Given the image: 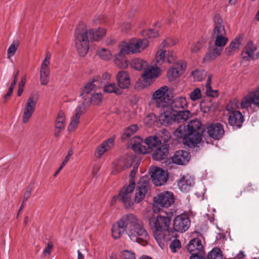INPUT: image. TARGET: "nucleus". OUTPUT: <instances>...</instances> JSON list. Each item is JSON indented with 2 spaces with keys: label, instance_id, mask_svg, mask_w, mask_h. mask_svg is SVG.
<instances>
[{
  "label": "nucleus",
  "instance_id": "28",
  "mask_svg": "<svg viewBox=\"0 0 259 259\" xmlns=\"http://www.w3.org/2000/svg\"><path fill=\"white\" fill-rule=\"evenodd\" d=\"M190 158L189 153L184 150H179L176 152L172 157L173 163L183 165L186 164Z\"/></svg>",
  "mask_w": 259,
  "mask_h": 259
},
{
  "label": "nucleus",
  "instance_id": "1",
  "mask_svg": "<svg viewBox=\"0 0 259 259\" xmlns=\"http://www.w3.org/2000/svg\"><path fill=\"white\" fill-rule=\"evenodd\" d=\"M106 33L104 28L90 29L88 30L84 24H79L75 32V42L77 52L80 56L84 57L89 49L90 39L93 41H98L102 38Z\"/></svg>",
  "mask_w": 259,
  "mask_h": 259
},
{
  "label": "nucleus",
  "instance_id": "10",
  "mask_svg": "<svg viewBox=\"0 0 259 259\" xmlns=\"http://www.w3.org/2000/svg\"><path fill=\"white\" fill-rule=\"evenodd\" d=\"M135 188V183L131 182V184L121 189L117 195L118 200L121 202L126 208H131L134 205L132 195Z\"/></svg>",
  "mask_w": 259,
  "mask_h": 259
},
{
  "label": "nucleus",
  "instance_id": "15",
  "mask_svg": "<svg viewBox=\"0 0 259 259\" xmlns=\"http://www.w3.org/2000/svg\"><path fill=\"white\" fill-rule=\"evenodd\" d=\"M150 173L152 182L157 186L164 185L167 180V172L159 167H155L151 168Z\"/></svg>",
  "mask_w": 259,
  "mask_h": 259
},
{
  "label": "nucleus",
  "instance_id": "39",
  "mask_svg": "<svg viewBox=\"0 0 259 259\" xmlns=\"http://www.w3.org/2000/svg\"><path fill=\"white\" fill-rule=\"evenodd\" d=\"M223 254L220 248H213L208 252L206 259H223Z\"/></svg>",
  "mask_w": 259,
  "mask_h": 259
},
{
  "label": "nucleus",
  "instance_id": "53",
  "mask_svg": "<svg viewBox=\"0 0 259 259\" xmlns=\"http://www.w3.org/2000/svg\"><path fill=\"white\" fill-rule=\"evenodd\" d=\"M139 164H140L139 162L138 161H137L134 165L133 168L132 170L131 171L130 175V180H129L130 184H131V182L135 183L134 179V178L136 176V174L138 171V168L139 166Z\"/></svg>",
  "mask_w": 259,
  "mask_h": 259
},
{
  "label": "nucleus",
  "instance_id": "45",
  "mask_svg": "<svg viewBox=\"0 0 259 259\" xmlns=\"http://www.w3.org/2000/svg\"><path fill=\"white\" fill-rule=\"evenodd\" d=\"M191 75L195 81H201L206 77V73L204 71L195 70L192 72Z\"/></svg>",
  "mask_w": 259,
  "mask_h": 259
},
{
  "label": "nucleus",
  "instance_id": "48",
  "mask_svg": "<svg viewBox=\"0 0 259 259\" xmlns=\"http://www.w3.org/2000/svg\"><path fill=\"white\" fill-rule=\"evenodd\" d=\"M205 42L204 38H201L195 43L193 44L191 48V51L192 53L198 52L203 47Z\"/></svg>",
  "mask_w": 259,
  "mask_h": 259
},
{
  "label": "nucleus",
  "instance_id": "16",
  "mask_svg": "<svg viewBox=\"0 0 259 259\" xmlns=\"http://www.w3.org/2000/svg\"><path fill=\"white\" fill-rule=\"evenodd\" d=\"M100 77L98 76H94L89 81L86 82L81 89L80 96L84 100V104L89 100V98L93 95L92 92L95 91L97 88L95 82L98 81Z\"/></svg>",
  "mask_w": 259,
  "mask_h": 259
},
{
  "label": "nucleus",
  "instance_id": "31",
  "mask_svg": "<svg viewBox=\"0 0 259 259\" xmlns=\"http://www.w3.org/2000/svg\"><path fill=\"white\" fill-rule=\"evenodd\" d=\"M122 46H121L119 52L114 55V63L120 68H125L128 66L126 55L129 54V53L122 52Z\"/></svg>",
  "mask_w": 259,
  "mask_h": 259
},
{
  "label": "nucleus",
  "instance_id": "57",
  "mask_svg": "<svg viewBox=\"0 0 259 259\" xmlns=\"http://www.w3.org/2000/svg\"><path fill=\"white\" fill-rule=\"evenodd\" d=\"M145 35L149 38H155L158 35V33L157 30L150 29L147 31H144Z\"/></svg>",
  "mask_w": 259,
  "mask_h": 259
},
{
  "label": "nucleus",
  "instance_id": "35",
  "mask_svg": "<svg viewBox=\"0 0 259 259\" xmlns=\"http://www.w3.org/2000/svg\"><path fill=\"white\" fill-rule=\"evenodd\" d=\"M168 153V148L166 145L162 146L153 152L152 158L154 160L160 161L165 159Z\"/></svg>",
  "mask_w": 259,
  "mask_h": 259
},
{
  "label": "nucleus",
  "instance_id": "6",
  "mask_svg": "<svg viewBox=\"0 0 259 259\" xmlns=\"http://www.w3.org/2000/svg\"><path fill=\"white\" fill-rule=\"evenodd\" d=\"M149 223L153 231V236L156 241L159 242L161 240L163 231L167 230L169 227L170 219L168 216L159 214L156 219H150Z\"/></svg>",
  "mask_w": 259,
  "mask_h": 259
},
{
  "label": "nucleus",
  "instance_id": "46",
  "mask_svg": "<svg viewBox=\"0 0 259 259\" xmlns=\"http://www.w3.org/2000/svg\"><path fill=\"white\" fill-rule=\"evenodd\" d=\"M138 128V127L136 124H133L127 127L124 131L122 138L125 139L130 137L137 131Z\"/></svg>",
  "mask_w": 259,
  "mask_h": 259
},
{
  "label": "nucleus",
  "instance_id": "24",
  "mask_svg": "<svg viewBox=\"0 0 259 259\" xmlns=\"http://www.w3.org/2000/svg\"><path fill=\"white\" fill-rule=\"evenodd\" d=\"M116 80L118 87L120 90L127 89L130 86V77L125 71L121 70L117 74Z\"/></svg>",
  "mask_w": 259,
  "mask_h": 259
},
{
  "label": "nucleus",
  "instance_id": "62",
  "mask_svg": "<svg viewBox=\"0 0 259 259\" xmlns=\"http://www.w3.org/2000/svg\"><path fill=\"white\" fill-rule=\"evenodd\" d=\"M73 151L71 149H70L68 152H67V155L65 156V158L63 160V161H64L65 162H68L69 160H70V157L73 154Z\"/></svg>",
  "mask_w": 259,
  "mask_h": 259
},
{
  "label": "nucleus",
  "instance_id": "55",
  "mask_svg": "<svg viewBox=\"0 0 259 259\" xmlns=\"http://www.w3.org/2000/svg\"><path fill=\"white\" fill-rule=\"evenodd\" d=\"M40 73L50 75L51 69L50 64L41 63L40 68Z\"/></svg>",
  "mask_w": 259,
  "mask_h": 259
},
{
  "label": "nucleus",
  "instance_id": "56",
  "mask_svg": "<svg viewBox=\"0 0 259 259\" xmlns=\"http://www.w3.org/2000/svg\"><path fill=\"white\" fill-rule=\"evenodd\" d=\"M50 75L40 73V84L43 85H47L49 82V77Z\"/></svg>",
  "mask_w": 259,
  "mask_h": 259
},
{
  "label": "nucleus",
  "instance_id": "19",
  "mask_svg": "<svg viewBox=\"0 0 259 259\" xmlns=\"http://www.w3.org/2000/svg\"><path fill=\"white\" fill-rule=\"evenodd\" d=\"M206 130L208 135L215 140L221 139L224 135L223 125L220 123H212L208 124Z\"/></svg>",
  "mask_w": 259,
  "mask_h": 259
},
{
  "label": "nucleus",
  "instance_id": "3",
  "mask_svg": "<svg viewBox=\"0 0 259 259\" xmlns=\"http://www.w3.org/2000/svg\"><path fill=\"white\" fill-rule=\"evenodd\" d=\"M126 234L132 241L142 245L146 244L149 239L143 222L132 213L128 214Z\"/></svg>",
  "mask_w": 259,
  "mask_h": 259
},
{
  "label": "nucleus",
  "instance_id": "34",
  "mask_svg": "<svg viewBox=\"0 0 259 259\" xmlns=\"http://www.w3.org/2000/svg\"><path fill=\"white\" fill-rule=\"evenodd\" d=\"M114 140L109 139L107 141H104L96 149V154L97 156L100 158L107 151H108L113 145Z\"/></svg>",
  "mask_w": 259,
  "mask_h": 259
},
{
  "label": "nucleus",
  "instance_id": "11",
  "mask_svg": "<svg viewBox=\"0 0 259 259\" xmlns=\"http://www.w3.org/2000/svg\"><path fill=\"white\" fill-rule=\"evenodd\" d=\"M37 102V98H35L33 94L30 95L28 98L24 108L22 122L26 123L32 117L36 106Z\"/></svg>",
  "mask_w": 259,
  "mask_h": 259
},
{
  "label": "nucleus",
  "instance_id": "12",
  "mask_svg": "<svg viewBox=\"0 0 259 259\" xmlns=\"http://www.w3.org/2000/svg\"><path fill=\"white\" fill-rule=\"evenodd\" d=\"M137 161V158L134 155L126 156L113 163L114 166L111 173L113 175H116L124 169L131 167L133 162Z\"/></svg>",
  "mask_w": 259,
  "mask_h": 259
},
{
  "label": "nucleus",
  "instance_id": "41",
  "mask_svg": "<svg viewBox=\"0 0 259 259\" xmlns=\"http://www.w3.org/2000/svg\"><path fill=\"white\" fill-rule=\"evenodd\" d=\"M102 100L103 97L102 94L96 93L93 94V95L89 98V100L87 101L85 104H90L92 103L94 105H98L102 102Z\"/></svg>",
  "mask_w": 259,
  "mask_h": 259
},
{
  "label": "nucleus",
  "instance_id": "42",
  "mask_svg": "<svg viewBox=\"0 0 259 259\" xmlns=\"http://www.w3.org/2000/svg\"><path fill=\"white\" fill-rule=\"evenodd\" d=\"M239 108L238 101L234 99L229 102L226 106V109L228 112V115L231 114V113L238 112L237 109Z\"/></svg>",
  "mask_w": 259,
  "mask_h": 259
},
{
  "label": "nucleus",
  "instance_id": "63",
  "mask_svg": "<svg viewBox=\"0 0 259 259\" xmlns=\"http://www.w3.org/2000/svg\"><path fill=\"white\" fill-rule=\"evenodd\" d=\"M203 255V254H191L190 259H206Z\"/></svg>",
  "mask_w": 259,
  "mask_h": 259
},
{
  "label": "nucleus",
  "instance_id": "38",
  "mask_svg": "<svg viewBox=\"0 0 259 259\" xmlns=\"http://www.w3.org/2000/svg\"><path fill=\"white\" fill-rule=\"evenodd\" d=\"M66 124V119L64 113L60 111L56 119L55 127L58 128H64Z\"/></svg>",
  "mask_w": 259,
  "mask_h": 259
},
{
  "label": "nucleus",
  "instance_id": "49",
  "mask_svg": "<svg viewBox=\"0 0 259 259\" xmlns=\"http://www.w3.org/2000/svg\"><path fill=\"white\" fill-rule=\"evenodd\" d=\"M190 99L192 101H197L202 97L201 92L199 88H195L189 95Z\"/></svg>",
  "mask_w": 259,
  "mask_h": 259
},
{
  "label": "nucleus",
  "instance_id": "25",
  "mask_svg": "<svg viewBox=\"0 0 259 259\" xmlns=\"http://www.w3.org/2000/svg\"><path fill=\"white\" fill-rule=\"evenodd\" d=\"M187 250L191 254H204V248L201 241L198 238H194L189 242Z\"/></svg>",
  "mask_w": 259,
  "mask_h": 259
},
{
  "label": "nucleus",
  "instance_id": "9",
  "mask_svg": "<svg viewBox=\"0 0 259 259\" xmlns=\"http://www.w3.org/2000/svg\"><path fill=\"white\" fill-rule=\"evenodd\" d=\"M148 44L149 41L146 38H134L131 39L128 43L122 46V51L129 54L140 53L144 50L148 46Z\"/></svg>",
  "mask_w": 259,
  "mask_h": 259
},
{
  "label": "nucleus",
  "instance_id": "43",
  "mask_svg": "<svg viewBox=\"0 0 259 259\" xmlns=\"http://www.w3.org/2000/svg\"><path fill=\"white\" fill-rule=\"evenodd\" d=\"M97 54L99 56L101 59L104 60H109L111 59L112 57V54L110 50L105 48L98 49Z\"/></svg>",
  "mask_w": 259,
  "mask_h": 259
},
{
  "label": "nucleus",
  "instance_id": "36",
  "mask_svg": "<svg viewBox=\"0 0 259 259\" xmlns=\"http://www.w3.org/2000/svg\"><path fill=\"white\" fill-rule=\"evenodd\" d=\"M240 48L239 37H236L231 41L229 45L225 49V52L227 55L231 56L238 51Z\"/></svg>",
  "mask_w": 259,
  "mask_h": 259
},
{
  "label": "nucleus",
  "instance_id": "8",
  "mask_svg": "<svg viewBox=\"0 0 259 259\" xmlns=\"http://www.w3.org/2000/svg\"><path fill=\"white\" fill-rule=\"evenodd\" d=\"M168 88L164 85L155 91L152 95V99L159 108H165L167 106L171 97L168 94Z\"/></svg>",
  "mask_w": 259,
  "mask_h": 259
},
{
  "label": "nucleus",
  "instance_id": "21",
  "mask_svg": "<svg viewBox=\"0 0 259 259\" xmlns=\"http://www.w3.org/2000/svg\"><path fill=\"white\" fill-rule=\"evenodd\" d=\"M149 189V182L144 178L140 180L136 190L135 202L139 203L142 200Z\"/></svg>",
  "mask_w": 259,
  "mask_h": 259
},
{
  "label": "nucleus",
  "instance_id": "7",
  "mask_svg": "<svg viewBox=\"0 0 259 259\" xmlns=\"http://www.w3.org/2000/svg\"><path fill=\"white\" fill-rule=\"evenodd\" d=\"M214 39L215 47L210 49L207 54L204 58V61H207L213 60L220 56L224 47L228 41V38L226 35L213 36Z\"/></svg>",
  "mask_w": 259,
  "mask_h": 259
},
{
  "label": "nucleus",
  "instance_id": "37",
  "mask_svg": "<svg viewBox=\"0 0 259 259\" xmlns=\"http://www.w3.org/2000/svg\"><path fill=\"white\" fill-rule=\"evenodd\" d=\"M130 65L131 67L139 71L145 70L148 66L147 61L139 58L133 59L131 61Z\"/></svg>",
  "mask_w": 259,
  "mask_h": 259
},
{
  "label": "nucleus",
  "instance_id": "47",
  "mask_svg": "<svg viewBox=\"0 0 259 259\" xmlns=\"http://www.w3.org/2000/svg\"><path fill=\"white\" fill-rule=\"evenodd\" d=\"M180 75L181 74L178 70V68H176L174 66L168 70L167 73V77L170 81L174 80Z\"/></svg>",
  "mask_w": 259,
  "mask_h": 259
},
{
  "label": "nucleus",
  "instance_id": "52",
  "mask_svg": "<svg viewBox=\"0 0 259 259\" xmlns=\"http://www.w3.org/2000/svg\"><path fill=\"white\" fill-rule=\"evenodd\" d=\"M169 247L171 251L173 253H175L178 249H180L181 247V242L179 240L176 239L170 243Z\"/></svg>",
  "mask_w": 259,
  "mask_h": 259
},
{
  "label": "nucleus",
  "instance_id": "26",
  "mask_svg": "<svg viewBox=\"0 0 259 259\" xmlns=\"http://www.w3.org/2000/svg\"><path fill=\"white\" fill-rule=\"evenodd\" d=\"M162 110L159 116V120L161 124L166 125L172 123L174 121V111L167 106L165 108H161Z\"/></svg>",
  "mask_w": 259,
  "mask_h": 259
},
{
  "label": "nucleus",
  "instance_id": "30",
  "mask_svg": "<svg viewBox=\"0 0 259 259\" xmlns=\"http://www.w3.org/2000/svg\"><path fill=\"white\" fill-rule=\"evenodd\" d=\"M194 179L189 175L183 176L178 181V186L182 192H188L193 185Z\"/></svg>",
  "mask_w": 259,
  "mask_h": 259
},
{
  "label": "nucleus",
  "instance_id": "29",
  "mask_svg": "<svg viewBox=\"0 0 259 259\" xmlns=\"http://www.w3.org/2000/svg\"><path fill=\"white\" fill-rule=\"evenodd\" d=\"M228 116V123L232 126L240 127L244 121V117L240 111L231 113Z\"/></svg>",
  "mask_w": 259,
  "mask_h": 259
},
{
  "label": "nucleus",
  "instance_id": "40",
  "mask_svg": "<svg viewBox=\"0 0 259 259\" xmlns=\"http://www.w3.org/2000/svg\"><path fill=\"white\" fill-rule=\"evenodd\" d=\"M104 91L107 93H115L117 95L121 94V90L114 83H109L105 85Z\"/></svg>",
  "mask_w": 259,
  "mask_h": 259
},
{
  "label": "nucleus",
  "instance_id": "2",
  "mask_svg": "<svg viewBox=\"0 0 259 259\" xmlns=\"http://www.w3.org/2000/svg\"><path fill=\"white\" fill-rule=\"evenodd\" d=\"M201 127V123L199 120H192L187 125H180L174 131V135L182 139L184 144L189 147L195 146L202 141Z\"/></svg>",
  "mask_w": 259,
  "mask_h": 259
},
{
  "label": "nucleus",
  "instance_id": "50",
  "mask_svg": "<svg viewBox=\"0 0 259 259\" xmlns=\"http://www.w3.org/2000/svg\"><path fill=\"white\" fill-rule=\"evenodd\" d=\"M174 66L176 68H178V70L182 74L186 68L187 63L185 61L181 60L177 61Z\"/></svg>",
  "mask_w": 259,
  "mask_h": 259
},
{
  "label": "nucleus",
  "instance_id": "54",
  "mask_svg": "<svg viewBox=\"0 0 259 259\" xmlns=\"http://www.w3.org/2000/svg\"><path fill=\"white\" fill-rule=\"evenodd\" d=\"M17 48L18 44L17 43H13L10 46L7 51L8 58H9L14 55Z\"/></svg>",
  "mask_w": 259,
  "mask_h": 259
},
{
  "label": "nucleus",
  "instance_id": "61",
  "mask_svg": "<svg viewBox=\"0 0 259 259\" xmlns=\"http://www.w3.org/2000/svg\"><path fill=\"white\" fill-rule=\"evenodd\" d=\"M53 246V245L52 243H51V242L48 243L46 248L44 250V252H43L44 255L46 256L47 255H49L51 251Z\"/></svg>",
  "mask_w": 259,
  "mask_h": 259
},
{
  "label": "nucleus",
  "instance_id": "64",
  "mask_svg": "<svg viewBox=\"0 0 259 259\" xmlns=\"http://www.w3.org/2000/svg\"><path fill=\"white\" fill-rule=\"evenodd\" d=\"M51 57V54L50 53H48L46 54V57H45V59L44 60L43 62H42V63L50 64Z\"/></svg>",
  "mask_w": 259,
  "mask_h": 259
},
{
  "label": "nucleus",
  "instance_id": "51",
  "mask_svg": "<svg viewBox=\"0 0 259 259\" xmlns=\"http://www.w3.org/2000/svg\"><path fill=\"white\" fill-rule=\"evenodd\" d=\"M121 259H136V254L130 250H124L120 253Z\"/></svg>",
  "mask_w": 259,
  "mask_h": 259
},
{
  "label": "nucleus",
  "instance_id": "27",
  "mask_svg": "<svg viewBox=\"0 0 259 259\" xmlns=\"http://www.w3.org/2000/svg\"><path fill=\"white\" fill-rule=\"evenodd\" d=\"M213 22L214 27L212 33V36L226 35L223 20L219 15H215Z\"/></svg>",
  "mask_w": 259,
  "mask_h": 259
},
{
  "label": "nucleus",
  "instance_id": "23",
  "mask_svg": "<svg viewBox=\"0 0 259 259\" xmlns=\"http://www.w3.org/2000/svg\"><path fill=\"white\" fill-rule=\"evenodd\" d=\"M257 47L252 42H248L242 52V57L243 60L248 61L250 59H256L259 55L255 52Z\"/></svg>",
  "mask_w": 259,
  "mask_h": 259
},
{
  "label": "nucleus",
  "instance_id": "32",
  "mask_svg": "<svg viewBox=\"0 0 259 259\" xmlns=\"http://www.w3.org/2000/svg\"><path fill=\"white\" fill-rule=\"evenodd\" d=\"M188 107V102L185 97H178L175 98L170 104V110L177 111L179 110L186 109Z\"/></svg>",
  "mask_w": 259,
  "mask_h": 259
},
{
  "label": "nucleus",
  "instance_id": "33",
  "mask_svg": "<svg viewBox=\"0 0 259 259\" xmlns=\"http://www.w3.org/2000/svg\"><path fill=\"white\" fill-rule=\"evenodd\" d=\"M174 116L175 122L181 123L187 120L191 116V113L187 110H179L174 111Z\"/></svg>",
  "mask_w": 259,
  "mask_h": 259
},
{
  "label": "nucleus",
  "instance_id": "58",
  "mask_svg": "<svg viewBox=\"0 0 259 259\" xmlns=\"http://www.w3.org/2000/svg\"><path fill=\"white\" fill-rule=\"evenodd\" d=\"M131 26L128 22H123L119 26V29L123 32H127L131 29Z\"/></svg>",
  "mask_w": 259,
  "mask_h": 259
},
{
  "label": "nucleus",
  "instance_id": "59",
  "mask_svg": "<svg viewBox=\"0 0 259 259\" xmlns=\"http://www.w3.org/2000/svg\"><path fill=\"white\" fill-rule=\"evenodd\" d=\"M206 94L208 96L215 97L217 96L218 92L217 90H212L211 86L208 85V87L206 88Z\"/></svg>",
  "mask_w": 259,
  "mask_h": 259
},
{
  "label": "nucleus",
  "instance_id": "44",
  "mask_svg": "<svg viewBox=\"0 0 259 259\" xmlns=\"http://www.w3.org/2000/svg\"><path fill=\"white\" fill-rule=\"evenodd\" d=\"M156 135L160 139L161 143L162 142L166 143L170 138L169 132L165 129L159 131Z\"/></svg>",
  "mask_w": 259,
  "mask_h": 259
},
{
  "label": "nucleus",
  "instance_id": "17",
  "mask_svg": "<svg viewBox=\"0 0 259 259\" xmlns=\"http://www.w3.org/2000/svg\"><path fill=\"white\" fill-rule=\"evenodd\" d=\"M174 201L173 193L169 191H164L154 198V205L155 206L168 207L174 203Z\"/></svg>",
  "mask_w": 259,
  "mask_h": 259
},
{
  "label": "nucleus",
  "instance_id": "22",
  "mask_svg": "<svg viewBox=\"0 0 259 259\" xmlns=\"http://www.w3.org/2000/svg\"><path fill=\"white\" fill-rule=\"evenodd\" d=\"M85 112V107L83 103H81L78 105L75 109V113L73 116L71 121L68 127V130L69 132L74 131L77 127L79 122V118L82 114Z\"/></svg>",
  "mask_w": 259,
  "mask_h": 259
},
{
  "label": "nucleus",
  "instance_id": "4",
  "mask_svg": "<svg viewBox=\"0 0 259 259\" xmlns=\"http://www.w3.org/2000/svg\"><path fill=\"white\" fill-rule=\"evenodd\" d=\"M144 143L147 145L148 148L143 145V140L139 137H135L130 141V145L133 150L137 153L142 154L147 153L148 148H152L161 144V141L156 135L146 138Z\"/></svg>",
  "mask_w": 259,
  "mask_h": 259
},
{
  "label": "nucleus",
  "instance_id": "5",
  "mask_svg": "<svg viewBox=\"0 0 259 259\" xmlns=\"http://www.w3.org/2000/svg\"><path fill=\"white\" fill-rule=\"evenodd\" d=\"M176 44V41L170 38H167L162 41L155 55L156 65H160L164 62L169 64L174 62L175 60V53L172 51L166 50L164 48L172 46Z\"/></svg>",
  "mask_w": 259,
  "mask_h": 259
},
{
  "label": "nucleus",
  "instance_id": "20",
  "mask_svg": "<svg viewBox=\"0 0 259 259\" xmlns=\"http://www.w3.org/2000/svg\"><path fill=\"white\" fill-rule=\"evenodd\" d=\"M160 68L157 66L147 67L142 74V78L146 85L152 83L153 79L157 78L160 73Z\"/></svg>",
  "mask_w": 259,
  "mask_h": 259
},
{
  "label": "nucleus",
  "instance_id": "18",
  "mask_svg": "<svg viewBox=\"0 0 259 259\" xmlns=\"http://www.w3.org/2000/svg\"><path fill=\"white\" fill-rule=\"evenodd\" d=\"M190 218L185 214L178 215L174 220L173 228L175 231L184 232L190 226Z\"/></svg>",
  "mask_w": 259,
  "mask_h": 259
},
{
  "label": "nucleus",
  "instance_id": "60",
  "mask_svg": "<svg viewBox=\"0 0 259 259\" xmlns=\"http://www.w3.org/2000/svg\"><path fill=\"white\" fill-rule=\"evenodd\" d=\"M32 186H29L26 190L24 195V201H26L30 197L31 192L32 191Z\"/></svg>",
  "mask_w": 259,
  "mask_h": 259
},
{
  "label": "nucleus",
  "instance_id": "13",
  "mask_svg": "<svg viewBox=\"0 0 259 259\" xmlns=\"http://www.w3.org/2000/svg\"><path fill=\"white\" fill-rule=\"evenodd\" d=\"M128 214L122 217L112 227V236L115 239H119L127 230Z\"/></svg>",
  "mask_w": 259,
  "mask_h": 259
},
{
  "label": "nucleus",
  "instance_id": "14",
  "mask_svg": "<svg viewBox=\"0 0 259 259\" xmlns=\"http://www.w3.org/2000/svg\"><path fill=\"white\" fill-rule=\"evenodd\" d=\"M253 104L259 106V87L245 96L241 100L240 105L243 109H247Z\"/></svg>",
  "mask_w": 259,
  "mask_h": 259
}]
</instances>
